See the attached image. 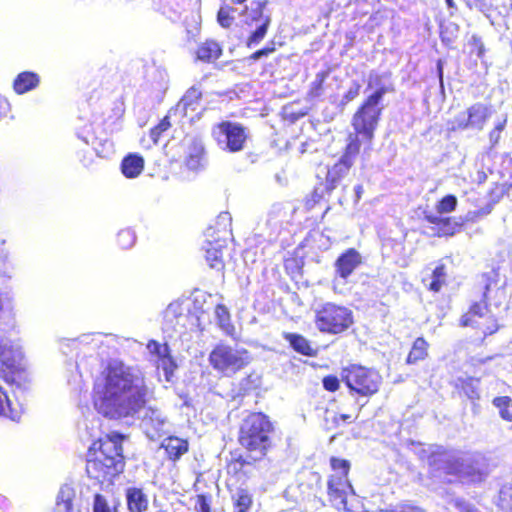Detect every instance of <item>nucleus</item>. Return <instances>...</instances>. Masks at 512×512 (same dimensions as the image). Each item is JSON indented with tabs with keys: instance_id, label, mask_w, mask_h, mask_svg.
<instances>
[{
	"instance_id": "nucleus-48",
	"label": "nucleus",
	"mask_w": 512,
	"mask_h": 512,
	"mask_svg": "<svg viewBox=\"0 0 512 512\" xmlns=\"http://www.w3.org/2000/svg\"><path fill=\"white\" fill-rule=\"evenodd\" d=\"M469 9H476L481 12L488 11L491 7V0H462Z\"/></svg>"
},
{
	"instance_id": "nucleus-18",
	"label": "nucleus",
	"mask_w": 512,
	"mask_h": 512,
	"mask_svg": "<svg viewBox=\"0 0 512 512\" xmlns=\"http://www.w3.org/2000/svg\"><path fill=\"white\" fill-rule=\"evenodd\" d=\"M362 256L355 248H348L342 252L335 261L337 275L347 279L361 264Z\"/></svg>"
},
{
	"instance_id": "nucleus-64",
	"label": "nucleus",
	"mask_w": 512,
	"mask_h": 512,
	"mask_svg": "<svg viewBox=\"0 0 512 512\" xmlns=\"http://www.w3.org/2000/svg\"><path fill=\"white\" fill-rule=\"evenodd\" d=\"M4 260V257L2 256V254L0 253V261H3Z\"/></svg>"
},
{
	"instance_id": "nucleus-15",
	"label": "nucleus",
	"mask_w": 512,
	"mask_h": 512,
	"mask_svg": "<svg viewBox=\"0 0 512 512\" xmlns=\"http://www.w3.org/2000/svg\"><path fill=\"white\" fill-rule=\"evenodd\" d=\"M341 180L339 176L327 169L324 181L318 183L305 197V209L308 211L314 209L326 196H329L336 189Z\"/></svg>"
},
{
	"instance_id": "nucleus-23",
	"label": "nucleus",
	"mask_w": 512,
	"mask_h": 512,
	"mask_svg": "<svg viewBox=\"0 0 512 512\" xmlns=\"http://www.w3.org/2000/svg\"><path fill=\"white\" fill-rule=\"evenodd\" d=\"M224 245L219 241H208L205 247V260L211 269L223 272L225 260L223 254Z\"/></svg>"
},
{
	"instance_id": "nucleus-20",
	"label": "nucleus",
	"mask_w": 512,
	"mask_h": 512,
	"mask_svg": "<svg viewBox=\"0 0 512 512\" xmlns=\"http://www.w3.org/2000/svg\"><path fill=\"white\" fill-rule=\"evenodd\" d=\"M149 352L156 357L158 367H161L165 374H171L176 368V364L170 354L169 346L161 344L156 340H150L147 343Z\"/></svg>"
},
{
	"instance_id": "nucleus-29",
	"label": "nucleus",
	"mask_w": 512,
	"mask_h": 512,
	"mask_svg": "<svg viewBox=\"0 0 512 512\" xmlns=\"http://www.w3.org/2000/svg\"><path fill=\"white\" fill-rule=\"evenodd\" d=\"M478 384L479 379L460 377L454 382L453 386L459 396L475 401L480 399Z\"/></svg>"
},
{
	"instance_id": "nucleus-43",
	"label": "nucleus",
	"mask_w": 512,
	"mask_h": 512,
	"mask_svg": "<svg viewBox=\"0 0 512 512\" xmlns=\"http://www.w3.org/2000/svg\"><path fill=\"white\" fill-rule=\"evenodd\" d=\"M171 127L169 116H164L160 122L153 126L150 131V138L154 144H157L161 135Z\"/></svg>"
},
{
	"instance_id": "nucleus-7",
	"label": "nucleus",
	"mask_w": 512,
	"mask_h": 512,
	"mask_svg": "<svg viewBox=\"0 0 512 512\" xmlns=\"http://www.w3.org/2000/svg\"><path fill=\"white\" fill-rule=\"evenodd\" d=\"M313 322L323 335L340 336L355 323L353 311L346 305L327 301L314 310Z\"/></svg>"
},
{
	"instance_id": "nucleus-28",
	"label": "nucleus",
	"mask_w": 512,
	"mask_h": 512,
	"mask_svg": "<svg viewBox=\"0 0 512 512\" xmlns=\"http://www.w3.org/2000/svg\"><path fill=\"white\" fill-rule=\"evenodd\" d=\"M422 283L429 292L439 293L448 284L447 267L444 263H438L432 270L430 280L423 278Z\"/></svg>"
},
{
	"instance_id": "nucleus-45",
	"label": "nucleus",
	"mask_w": 512,
	"mask_h": 512,
	"mask_svg": "<svg viewBox=\"0 0 512 512\" xmlns=\"http://www.w3.org/2000/svg\"><path fill=\"white\" fill-rule=\"evenodd\" d=\"M341 377L339 378L335 374H328L322 378V386L325 391L330 393L337 392L341 387Z\"/></svg>"
},
{
	"instance_id": "nucleus-3",
	"label": "nucleus",
	"mask_w": 512,
	"mask_h": 512,
	"mask_svg": "<svg viewBox=\"0 0 512 512\" xmlns=\"http://www.w3.org/2000/svg\"><path fill=\"white\" fill-rule=\"evenodd\" d=\"M127 436L111 431L94 440L86 454V473L100 483L112 482L126 466L123 442Z\"/></svg>"
},
{
	"instance_id": "nucleus-47",
	"label": "nucleus",
	"mask_w": 512,
	"mask_h": 512,
	"mask_svg": "<svg viewBox=\"0 0 512 512\" xmlns=\"http://www.w3.org/2000/svg\"><path fill=\"white\" fill-rule=\"evenodd\" d=\"M211 497L207 494H198L195 501L196 512H211Z\"/></svg>"
},
{
	"instance_id": "nucleus-52",
	"label": "nucleus",
	"mask_w": 512,
	"mask_h": 512,
	"mask_svg": "<svg viewBox=\"0 0 512 512\" xmlns=\"http://www.w3.org/2000/svg\"><path fill=\"white\" fill-rule=\"evenodd\" d=\"M354 192H355V195H354L352 201H353V203L357 204L362 197L363 186L361 184L356 185L354 188Z\"/></svg>"
},
{
	"instance_id": "nucleus-62",
	"label": "nucleus",
	"mask_w": 512,
	"mask_h": 512,
	"mask_svg": "<svg viewBox=\"0 0 512 512\" xmlns=\"http://www.w3.org/2000/svg\"><path fill=\"white\" fill-rule=\"evenodd\" d=\"M329 210H330V207L328 206V207L325 209L323 216H324V215H325Z\"/></svg>"
},
{
	"instance_id": "nucleus-42",
	"label": "nucleus",
	"mask_w": 512,
	"mask_h": 512,
	"mask_svg": "<svg viewBox=\"0 0 512 512\" xmlns=\"http://www.w3.org/2000/svg\"><path fill=\"white\" fill-rule=\"evenodd\" d=\"M0 415L13 418L16 411L12 408V403L9 398L8 392L0 384Z\"/></svg>"
},
{
	"instance_id": "nucleus-58",
	"label": "nucleus",
	"mask_w": 512,
	"mask_h": 512,
	"mask_svg": "<svg viewBox=\"0 0 512 512\" xmlns=\"http://www.w3.org/2000/svg\"><path fill=\"white\" fill-rule=\"evenodd\" d=\"M445 1L449 8H455V3L453 0H445Z\"/></svg>"
},
{
	"instance_id": "nucleus-56",
	"label": "nucleus",
	"mask_w": 512,
	"mask_h": 512,
	"mask_svg": "<svg viewBox=\"0 0 512 512\" xmlns=\"http://www.w3.org/2000/svg\"><path fill=\"white\" fill-rule=\"evenodd\" d=\"M505 123L506 121L504 120L503 122L496 124L495 127L493 128L494 133H501L505 127Z\"/></svg>"
},
{
	"instance_id": "nucleus-46",
	"label": "nucleus",
	"mask_w": 512,
	"mask_h": 512,
	"mask_svg": "<svg viewBox=\"0 0 512 512\" xmlns=\"http://www.w3.org/2000/svg\"><path fill=\"white\" fill-rule=\"evenodd\" d=\"M361 409H362V406L358 407L356 409V412L355 413H339V414H335L334 417H333V423L335 425H340V424H343V423H346V424H352L354 423L359 415H360V412H361Z\"/></svg>"
},
{
	"instance_id": "nucleus-53",
	"label": "nucleus",
	"mask_w": 512,
	"mask_h": 512,
	"mask_svg": "<svg viewBox=\"0 0 512 512\" xmlns=\"http://www.w3.org/2000/svg\"><path fill=\"white\" fill-rule=\"evenodd\" d=\"M500 134H501V133H497V132H495V133H494V130H493V129L490 131V133H489V138H490V140H491V142H492L493 144H497V143L499 142Z\"/></svg>"
},
{
	"instance_id": "nucleus-9",
	"label": "nucleus",
	"mask_w": 512,
	"mask_h": 512,
	"mask_svg": "<svg viewBox=\"0 0 512 512\" xmlns=\"http://www.w3.org/2000/svg\"><path fill=\"white\" fill-rule=\"evenodd\" d=\"M0 379L10 387L20 388L28 382V372L14 348L0 341Z\"/></svg>"
},
{
	"instance_id": "nucleus-39",
	"label": "nucleus",
	"mask_w": 512,
	"mask_h": 512,
	"mask_svg": "<svg viewBox=\"0 0 512 512\" xmlns=\"http://www.w3.org/2000/svg\"><path fill=\"white\" fill-rule=\"evenodd\" d=\"M215 313L219 327L227 334L232 335L234 332V326L231 323L228 309L224 305L219 304L215 308Z\"/></svg>"
},
{
	"instance_id": "nucleus-59",
	"label": "nucleus",
	"mask_w": 512,
	"mask_h": 512,
	"mask_svg": "<svg viewBox=\"0 0 512 512\" xmlns=\"http://www.w3.org/2000/svg\"><path fill=\"white\" fill-rule=\"evenodd\" d=\"M345 202H347V198H346L345 196H343V197H341V198L339 199V203H340L341 205H343Z\"/></svg>"
},
{
	"instance_id": "nucleus-57",
	"label": "nucleus",
	"mask_w": 512,
	"mask_h": 512,
	"mask_svg": "<svg viewBox=\"0 0 512 512\" xmlns=\"http://www.w3.org/2000/svg\"><path fill=\"white\" fill-rule=\"evenodd\" d=\"M232 4L234 5H242L244 4L247 0H230Z\"/></svg>"
},
{
	"instance_id": "nucleus-5",
	"label": "nucleus",
	"mask_w": 512,
	"mask_h": 512,
	"mask_svg": "<svg viewBox=\"0 0 512 512\" xmlns=\"http://www.w3.org/2000/svg\"><path fill=\"white\" fill-rule=\"evenodd\" d=\"M384 78L385 75L377 73L369 75L367 89L374 88V91L359 105L351 120L354 132L361 135L362 140L368 143H371L374 138L384 110L383 97L394 92V87L391 84H385Z\"/></svg>"
},
{
	"instance_id": "nucleus-11",
	"label": "nucleus",
	"mask_w": 512,
	"mask_h": 512,
	"mask_svg": "<svg viewBox=\"0 0 512 512\" xmlns=\"http://www.w3.org/2000/svg\"><path fill=\"white\" fill-rule=\"evenodd\" d=\"M267 5V0H254L251 2V6H245L241 10L240 14L244 18V24L250 27L256 25V29L247 37L246 45L248 47L259 44L268 32L272 19L269 14L265 13Z\"/></svg>"
},
{
	"instance_id": "nucleus-4",
	"label": "nucleus",
	"mask_w": 512,
	"mask_h": 512,
	"mask_svg": "<svg viewBox=\"0 0 512 512\" xmlns=\"http://www.w3.org/2000/svg\"><path fill=\"white\" fill-rule=\"evenodd\" d=\"M496 276V272L482 273L483 285L477 288L480 298L470 303L458 321L460 327L473 330L475 341L479 345H483L488 337L496 334L501 328L499 319L491 313L489 302L491 284L497 282Z\"/></svg>"
},
{
	"instance_id": "nucleus-60",
	"label": "nucleus",
	"mask_w": 512,
	"mask_h": 512,
	"mask_svg": "<svg viewBox=\"0 0 512 512\" xmlns=\"http://www.w3.org/2000/svg\"><path fill=\"white\" fill-rule=\"evenodd\" d=\"M227 489L229 492H232V485L229 482H227Z\"/></svg>"
},
{
	"instance_id": "nucleus-27",
	"label": "nucleus",
	"mask_w": 512,
	"mask_h": 512,
	"mask_svg": "<svg viewBox=\"0 0 512 512\" xmlns=\"http://www.w3.org/2000/svg\"><path fill=\"white\" fill-rule=\"evenodd\" d=\"M76 494L73 488L64 486L60 489L52 512H80L75 504Z\"/></svg>"
},
{
	"instance_id": "nucleus-22",
	"label": "nucleus",
	"mask_w": 512,
	"mask_h": 512,
	"mask_svg": "<svg viewBox=\"0 0 512 512\" xmlns=\"http://www.w3.org/2000/svg\"><path fill=\"white\" fill-rule=\"evenodd\" d=\"M282 337L289 344L290 348L300 355L315 357L318 354V349L302 334L284 332L282 333Z\"/></svg>"
},
{
	"instance_id": "nucleus-1",
	"label": "nucleus",
	"mask_w": 512,
	"mask_h": 512,
	"mask_svg": "<svg viewBox=\"0 0 512 512\" xmlns=\"http://www.w3.org/2000/svg\"><path fill=\"white\" fill-rule=\"evenodd\" d=\"M151 391L145 378L122 361H110L94 379L92 403L102 416L122 419L133 416L148 404Z\"/></svg>"
},
{
	"instance_id": "nucleus-19",
	"label": "nucleus",
	"mask_w": 512,
	"mask_h": 512,
	"mask_svg": "<svg viewBox=\"0 0 512 512\" xmlns=\"http://www.w3.org/2000/svg\"><path fill=\"white\" fill-rule=\"evenodd\" d=\"M223 55L222 44L212 38L200 42L194 51V61L205 64L214 63Z\"/></svg>"
},
{
	"instance_id": "nucleus-25",
	"label": "nucleus",
	"mask_w": 512,
	"mask_h": 512,
	"mask_svg": "<svg viewBox=\"0 0 512 512\" xmlns=\"http://www.w3.org/2000/svg\"><path fill=\"white\" fill-rule=\"evenodd\" d=\"M40 84V76L33 71H22L13 80V90L22 95L37 88Z\"/></svg>"
},
{
	"instance_id": "nucleus-40",
	"label": "nucleus",
	"mask_w": 512,
	"mask_h": 512,
	"mask_svg": "<svg viewBox=\"0 0 512 512\" xmlns=\"http://www.w3.org/2000/svg\"><path fill=\"white\" fill-rule=\"evenodd\" d=\"M457 205V197L453 194H447L437 201L435 208L439 215H443L454 212Z\"/></svg>"
},
{
	"instance_id": "nucleus-12",
	"label": "nucleus",
	"mask_w": 512,
	"mask_h": 512,
	"mask_svg": "<svg viewBox=\"0 0 512 512\" xmlns=\"http://www.w3.org/2000/svg\"><path fill=\"white\" fill-rule=\"evenodd\" d=\"M212 137L223 150L236 153L245 148L249 134L241 123L225 120L213 127Z\"/></svg>"
},
{
	"instance_id": "nucleus-2",
	"label": "nucleus",
	"mask_w": 512,
	"mask_h": 512,
	"mask_svg": "<svg viewBox=\"0 0 512 512\" xmlns=\"http://www.w3.org/2000/svg\"><path fill=\"white\" fill-rule=\"evenodd\" d=\"M276 423L262 411H250L241 420L237 443L244 454L232 455L226 463L228 481L248 479L251 469L268 458L275 447Z\"/></svg>"
},
{
	"instance_id": "nucleus-6",
	"label": "nucleus",
	"mask_w": 512,
	"mask_h": 512,
	"mask_svg": "<svg viewBox=\"0 0 512 512\" xmlns=\"http://www.w3.org/2000/svg\"><path fill=\"white\" fill-rule=\"evenodd\" d=\"M340 375L348 393L357 400L369 401L383 385V377L377 369L360 363H349L342 367Z\"/></svg>"
},
{
	"instance_id": "nucleus-34",
	"label": "nucleus",
	"mask_w": 512,
	"mask_h": 512,
	"mask_svg": "<svg viewBox=\"0 0 512 512\" xmlns=\"http://www.w3.org/2000/svg\"><path fill=\"white\" fill-rule=\"evenodd\" d=\"M329 76V71H320L316 74L315 79L311 82L306 93V98L310 101L317 100L324 95L325 81Z\"/></svg>"
},
{
	"instance_id": "nucleus-35",
	"label": "nucleus",
	"mask_w": 512,
	"mask_h": 512,
	"mask_svg": "<svg viewBox=\"0 0 512 512\" xmlns=\"http://www.w3.org/2000/svg\"><path fill=\"white\" fill-rule=\"evenodd\" d=\"M330 466L332 469V473L329 475V478H348L351 468V464L348 460L338 457H331Z\"/></svg>"
},
{
	"instance_id": "nucleus-33",
	"label": "nucleus",
	"mask_w": 512,
	"mask_h": 512,
	"mask_svg": "<svg viewBox=\"0 0 512 512\" xmlns=\"http://www.w3.org/2000/svg\"><path fill=\"white\" fill-rule=\"evenodd\" d=\"M283 267L291 279H297L302 276L304 259L297 252H293L284 259Z\"/></svg>"
},
{
	"instance_id": "nucleus-49",
	"label": "nucleus",
	"mask_w": 512,
	"mask_h": 512,
	"mask_svg": "<svg viewBox=\"0 0 512 512\" xmlns=\"http://www.w3.org/2000/svg\"><path fill=\"white\" fill-rule=\"evenodd\" d=\"M113 115L110 117L113 122H116L123 118L125 114V103L122 99H118L114 102V107L112 109Z\"/></svg>"
},
{
	"instance_id": "nucleus-51",
	"label": "nucleus",
	"mask_w": 512,
	"mask_h": 512,
	"mask_svg": "<svg viewBox=\"0 0 512 512\" xmlns=\"http://www.w3.org/2000/svg\"><path fill=\"white\" fill-rule=\"evenodd\" d=\"M504 194L503 185L496 183L494 188L489 191V195L492 197V205L499 202Z\"/></svg>"
},
{
	"instance_id": "nucleus-24",
	"label": "nucleus",
	"mask_w": 512,
	"mask_h": 512,
	"mask_svg": "<svg viewBox=\"0 0 512 512\" xmlns=\"http://www.w3.org/2000/svg\"><path fill=\"white\" fill-rule=\"evenodd\" d=\"M125 498L128 512H145L149 507L148 496L142 488H127Z\"/></svg>"
},
{
	"instance_id": "nucleus-8",
	"label": "nucleus",
	"mask_w": 512,
	"mask_h": 512,
	"mask_svg": "<svg viewBox=\"0 0 512 512\" xmlns=\"http://www.w3.org/2000/svg\"><path fill=\"white\" fill-rule=\"evenodd\" d=\"M208 360L211 367L220 375L231 377L248 367L253 358L247 349L221 342L213 347Z\"/></svg>"
},
{
	"instance_id": "nucleus-54",
	"label": "nucleus",
	"mask_w": 512,
	"mask_h": 512,
	"mask_svg": "<svg viewBox=\"0 0 512 512\" xmlns=\"http://www.w3.org/2000/svg\"><path fill=\"white\" fill-rule=\"evenodd\" d=\"M359 88H360V86L356 85V87L353 90L350 89L348 91V94L346 95V98L352 99V98L356 97L358 95V93H359Z\"/></svg>"
},
{
	"instance_id": "nucleus-30",
	"label": "nucleus",
	"mask_w": 512,
	"mask_h": 512,
	"mask_svg": "<svg viewBox=\"0 0 512 512\" xmlns=\"http://www.w3.org/2000/svg\"><path fill=\"white\" fill-rule=\"evenodd\" d=\"M202 96L203 93L199 86H191L181 97L177 106L182 108L185 115L195 112L200 106Z\"/></svg>"
},
{
	"instance_id": "nucleus-10",
	"label": "nucleus",
	"mask_w": 512,
	"mask_h": 512,
	"mask_svg": "<svg viewBox=\"0 0 512 512\" xmlns=\"http://www.w3.org/2000/svg\"><path fill=\"white\" fill-rule=\"evenodd\" d=\"M428 464L434 471L442 470L445 475L456 476L461 481L467 478L480 481L483 477L479 469L465 466L460 458L449 456L446 450L432 452Z\"/></svg>"
},
{
	"instance_id": "nucleus-41",
	"label": "nucleus",
	"mask_w": 512,
	"mask_h": 512,
	"mask_svg": "<svg viewBox=\"0 0 512 512\" xmlns=\"http://www.w3.org/2000/svg\"><path fill=\"white\" fill-rule=\"evenodd\" d=\"M497 506L502 512H512V485L500 489Z\"/></svg>"
},
{
	"instance_id": "nucleus-16",
	"label": "nucleus",
	"mask_w": 512,
	"mask_h": 512,
	"mask_svg": "<svg viewBox=\"0 0 512 512\" xmlns=\"http://www.w3.org/2000/svg\"><path fill=\"white\" fill-rule=\"evenodd\" d=\"M424 220L434 225V237L437 238H449L456 235L463 228V223L457 221L455 217L441 216L434 214H425Z\"/></svg>"
},
{
	"instance_id": "nucleus-38",
	"label": "nucleus",
	"mask_w": 512,
	"mask_h": 512,
	"mask_svg": "<svg viewBox=\"0 0 512 512\" xmlns=\"http://www.w3.org/2000/svg\"><path fill=\"white\" fill-rule=\"evenodd\" d=\"M205 149L202 146L194 145L185 158V165L190 170H198L202 167Z\"/></svg>"
},
{
	"instance_id": "nucleus-61",
	"label": "nucleus",
	"mask_w": 512,
	"mask_h": 512,
	"mask_svg": "<svg viewBox=\"0 0 512 512\" xmlns=\"http://www.w3.org/2000/svg\"><path fill=\"white\" fill-rule=\"evenodd\" d=\"M409 510H417L416 507H412V506H406Z\"/></svg>"
},
{
	"instance_id": "nucleus-37",
	"label": "nucleus",
	"mask_w": 512,
	"mask_h": 512,
	"mask_svg": "<svg viewBox=\"0 0 512 512\" xmlns=\"http://www.w3.org/2000/svg\"><path fill=\"white\" fill-rule=\"evenodd\" d=\"M499 410L500 417L506 422H512V399L509 396H498L492 401Z\"/></svg>"
},
{
	"instance_id": "nucleus-21",
	"label": "nucleus",
	"mask_w": 512,
	"mask_h": 512,
	"mask_svg": "<svg viewBox=\"0 0 512 512\" xmlns=\"http://www.w3.org/2000/svg\"><path fill=\"white\" fill-rule=\"evenodd\" d=\"M160 448L164 450L169 461L176 463L189 451V442L187 439L171 435L162 440Z\"/></svg>"
},
{
	"instance_id": "nucleus-36",
	"label": "nucleus",
	"mask_w": 512,
	"mask_h": 512,
	"mask_svg": "<svg viewBox=\"0 0 512 512\" xmlns=\"http://www.w3.org/2000/svg\"><path fill=\"white\" fill-rule=\"evenodd\" d=\"M236 9L229 5L223 4L217 12V23L224 29H229L235 22Z\"/></svg>"
},
{
	"instance_id": "nucleus-13",
	"label": "nucleus",
	"mask_w": 512,
	"mask_h": 512,
	"mask_svg": "<svg viewBox=\"0 0 512 512\" xmlns=\"http://www.w3.org/2000/svg\"><path fill=\"white\" fill-rule=\"evenodd\" d=\"M489 116L490 112L487 105L475 103L448 122L449 130L454 132L466 130L470 127L481 130Z\"/></svg>"
},
{
	"instance_id": "nucleus-44",
	"label": "nucleus",
	"mask_w": 512,
	"mask_h": 512,
	"mask_svg": "<svg viewBox=\"0 0 512 512\" xmlns=\"http://www.w3.org/2000/svg\"><path fill=\"white\" fill-rule=\"evenodd\" d=\"M135 235L129 229H123L116 236V244L120 249H128L135 243Z\"/></svg>"
},
{
	"instance_id": "nucleus-50",
	"label": "nucleus",
	"mask_w": 512,
	"mask_h": 512,
	"mask_svg": "<svg viewBox=\"0 0 512 512\" xmlns=\"http://www.w3.org/2000/svg\"><path fill=\"white\" fill-rule=\"evenodd\" d=\"M275 51V46L274 44L270 45V46H265L255 52H253L250 56H249V60H253V61H256L258 60L260 57L262 56H268L269 54L273 53Z\"/></svg>"
},
{
	"instance_id": "nucleus-17",
	"label": "nucleus",
	"mask_w": 512,
	"mask_h": 512,
	"mask_svg": "<svg viewBox=\"0 0 512 512\" xmlns=\"http://www.w3.org/2000/svg\"><path fill=\"white\" fill-rule=\"evenodd\" d=\"M352 489L348 478H329L327 481V494L330 502L338 509L342 508L345 512H351L347 508V494Z\"/></svg>"
},
{
	"instance_id": "nucleus-31",
	"label": "nucleus",
	"mask_w": 512,
	"mask_h": 512,
	"mask_svg": "<svg viewBox=\"0 0 512 512\" xmlns=\"http://www.w3.org/2000/svg\"><path fill=\"white\" fill-rule=\"evenodd\" d=\"M430 344L424 337H417L408 352L406 364L414 365L425 360L429 355Z\"/></svg>"
},
{
	"instance_id": "nucleus-55",
	"label": "nucleus",
	"mask_w": 512,
	"mask_h": 512,
	"mask_svg": "<svg viewBox=\"0 0 512 512\" xmlns=\"http://www.w3.org/2000/svg\"><path fill=\"white\" fill-rule=\"evenodd\" d=\"M8 106L7 100L0 96V117L4 114L6 107Z\"/></svg>"
},
{
	"instance_id": "nucleus-32",
	"label": "nucleus",
	"mask_w": 512,
	"mask_h": 512,
	"mask_svg": "<svg viewBox=\"0 0 512 512\" xmlns=\"http://www.w3.org/2000/svg\"><path fill=\"white\" fill-rule=\"evenodd\" d=\"M233 512H252L253 496L247 488L237 489L235 494H231Z\"/></svg>"
},
{
	"instance_id": "nucleus-26",
	"label": "nucleus",
	"mask_w": 512,
	"mask_h": 512,
	"mask_svg": "<svg viewBox=\"0 0 512 512\" xmlns=\"http://www.w3.org/2000/svg\"><path fill=\"white\" fill-rule=\"evenodd\" d=\"M145 160L138 153H129L121 161L122 174L128 179L138 177L144 170Z\"/></svg>"
},
{
	"instance_id": "nucleus-63",
	"label": "nucleus",
	"mask_w": 512,
	"mask_h": 512,
	"mask_svg": "<svg viewBox=\"0 0 512 512\" xmlns=\"http://www.w3.org/2000/svg\"><path fill=\"white\" fill-rule=\"evenodd\" d=\"M491 209H492V206H490V207L487 209L486 213H490Z\"/></svg>"
},
{
	"instance_id": "nucleus-14",
	"label": "nucleus",
	"mask_w": 512,
	"mask_h": 512,
	"mask_svg": "<svg viewBox=\"0 0 512 512\" xmlns=\"http://www.w3.org/2000/svg\"><path fill=\"white\" fill-rule=\"evenodd\" d=\"M361 135H357L354 132V135L349 136L348 143L346 144L343 154L339 158L337 162H335L328 169L343 179L350 171L352 166L354 165L356 157L360 153L361 149Z\"/></svg>"
}]
</instances>
